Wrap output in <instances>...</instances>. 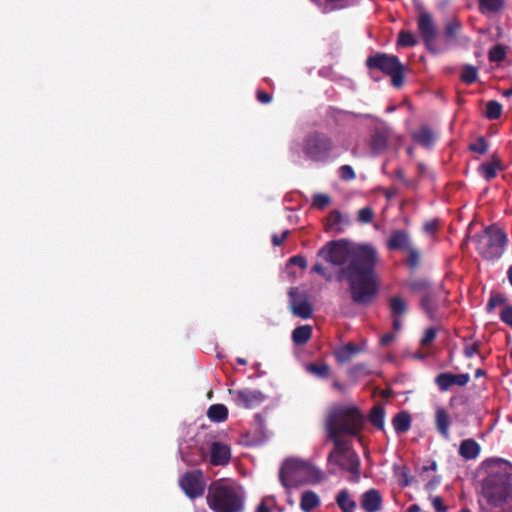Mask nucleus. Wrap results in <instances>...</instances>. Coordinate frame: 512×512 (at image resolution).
Wrapping results in <instances>:
<instances>
[{
    "mask_svg": "<svg viewBox=\"0 0 512 512\" xmlns=\"http://www.w3.org/2000/svg\"><path fill=\"white\" fill-rule=\"evenodd\" d=\"M317 257L340 268L335 278L338 282L348 283V291L355 304L367 306L378 295V254L372 245L350 247L345 239L333 240L318 250Z\"/></svg>",
    "mask_w": 512,
    "mask_h": 512,
    "instance_id": "f257e3e1",
    "label": "nucleus"
},
{
    "mask_svg": "<svg viewBox=\"0 0 512 512\" xmlns=\"http://www.w3.org/2000/svg\"><path fill=\"white\" fill-rule=\"evenodd\" d=\"M485 503L482 512H512V464L503 459L494 460L482 485Z\"/></svg>",
    "mask_w": 512,
    "mask_h": 512,
    "instance_id": "f03ea898",
    "label": "nucleus"
},
{
    "mask_svg": "<svg viewBox=\"0 0 512 512\" xmlns=\"http://www.w3.org/2000/svg\"><path fill=\"white\" fill-rule=\"evenodd\" d=\"M206 501L213 512H242L244 510L242 488L225 478L210 483Z\"/></svg>",
    "mask_w": 512,
    "mask_h": 512,
    "instance_id": "7ed1b4c3",
    "label": "nucleus"
},
{
    "mask_svg": "<svg viewBox=\"0 0 512 512\" xmlns=\"http://www.w3.org/2000/svg\"><path fill=\"white\" fill-rule=\"evenodd\" d=\"M364 427V416L356 407L340 408L327 417L325 428L330 441H349L342 436H357Z\"/></svg>",
    "mask_w": 512,
    "mask_h": 512,
    "instance_id": "20e7f679",
    "label": "nucleus"
},
{
    "mask_svg": "<svg viewBox=\"0 0 512 512\" xmlns=\"http://www.w3.org/2000/svg\"><path fill=\"white\" fill-rule=\"evenodd\" d=\"M323 478V472L318 467L297 458L285 460L279 471V480L286 489L304 483L318 484Z\"/></svg>",
    "mask_w": 512,
    "mask_h": 512,
    "instance_id": "39448f33",
    "label": "nucleus"
},
{
    "mask_svg": "<svg viewBox=\"0 0 512 512\" xmlns=\"http://www.w3.org/2000/svg\"><path fill=\"white\" fill-rule=\"evenodd\" d=\"M477 253L483 260L496 261L502 257L508 245V236L495 224L489 225L483 231L474 234L472 238Z\"/></svg>",
    "mask_w": 512,
    "mask_h": 512,
    "instance_id": "423d86ee",
    "label": "nucleus"
},
{
    "mask_svg": "<svg viewBox=\"0 0 512 512\" xmlns=\"http://www.w3.org/2000/svg\"><path fill=\"white\" fill-rule=\"evenodd\" d=\"M334 448L328 454V465H335L341 470L347 471L358 481L361 473V461L358 454L352 448V441H332Z\"/></svg>",
    "mask_w": 512,
    "mask_h": 512,
    "instance_id": "0eeeda50",
    "label": "nucleus"
},
{
    "mask_svg": "<svg viewBox=\"0 0 512 512\" xmlns=\"http://www.w3.org/2000/svg\"><path fill=\"white\" fill-rule=\"evenodd\" d=\"M334 148L335 143L332 138L323 132L314 131L308 133L303 139V154L308 160L313 162H327Z\"/></svg>",
    "mask_w": 512,
    "mask_h": 512,
    "instance_id": "6e6552de",
    "label": "nucleus"
},
{
    "mask_svg": "<svg viewBox=\"0 0 512 512\" xmlns=\"http://www.w3.org/2000/svg\"><path fill=\"white\" fill-rule=\"evenodd\" d=\"M366 66L370 70H379L390 76L391 83L395 88L403 86L405 66L397 56L376 52L366 59Z\"/></svg>",
    "mask_w": 512,
    "mask_h": 512,
    "instance_id": "1a4fd4ad",
    "label": "nucleus"
},
{
    "mask_svg": "<svg viewBox=\"0 0 512 512\" xmlns=\"http://www.w3.org/2000/svg\"><path fill=\"white\" fill-rule=\"evenodd\" d=\"M417 30L423 41L425 48L431 54H438L440 49L436 46L435 41L438 36L437 26L433 16L424 10L417 15Z\"/></svg>",
    "mask_w": 512,
    "mask_h": 512,
    "instance_id": "9d476101",
    "label": "nucleus"
},
{
    "mask_svg": "<svg viewBox=\"0 0 512 512\" xmlns=\"http://www.w3.org/2000/svg\"><path fill=\"white\" fill-rule=\"evenodd\" d=\"M179 486L191 500L202 497L206 489V480L202 470L195 469L185 472L179 479Z\"/></svg>",
    "mask_w": 512,
    "mask_h": 512,
    "instance_id": "9b49d317",
    "label": "nucleus"
},
{
    "mask_svg": "<svg viewBox=\"0 0 512 512\" xmlns=\"http://www.w3.org/2000/svg\"><path fill=\"white\" fill-rule=\"evenodd\" d=\"M234 403L241 408L253 409L259 406L265 399L259 390L244 389L231 392Z\"/></svg>",
    "mask_w": 512,
    "mask_h": 512,
    "instance_id": "f8f14e48",
    "label": "nucleus"
},
{
    "mask_svg": "<svg viewBox=\"0 0 512 512\" xmlns=\"http://www.w3.org/2000/svg\"><path fill=\"white\" fill-rule=\"evenodd\" d=\"M469 381L470 375L468 373L453 374L444 372L438 374L435 378V383L441 392L448 391L453 385L464 387Z\"/></svg>",
    "mask_w": 512,
    "mask_h": 512,
    "instance_id": "ddd939ff",
    "label": "nucleus"
},
{
    "mask_svg": "<svg viewBox=\"0 0 512 512\" xmlns=\"http://www.w3.org/2000/svg\"><path fill=\"white\" fill-rule=\"evenodd\" d=\"M231 449L228 445L214 441L210 445L209 462L213 466H225L230 462Z\"/></svg>",
    "mask_w": 512,
    "mask_h": 512,
    "instance_id": "4468645a",
    "label": "nucleus"
},
{
    "mask_svg": "<svg viewBox=\"0 0 512 512\" xmlns=\"http://www.w3.org/2000/svg\"><path fill=\"white\" fill-rule=\"evenodd\" d=\"M383 498L379 490L370 488L360 497V506L365 512H378L381 510Z\"/></svg>",
    "mask_w": 512,
    "mask_h": 512,
    "instance_id": "2eb2a0df",
    "label": "nucleus"
},
{
    "mask_svg": "<svg viewBox=\"0 0 512 512\" xmlns=\"http://www.w3.org/2000/svg\"><path fill=\"white\" fill-rule=\"evenodd\" d=\"M462 24L456 18L446 21L443 30V38L448 47L458 45L461 39Z\"/></svg>",
    "mask_w": 512,
    "mask_h": 512,
    "instance_id": "dca6fc26",
    "label": "nucleus"
},
{
    "mask_svg": "<svg viewBox=\"0 0 512 512\" xmlns=\"http://www.w3.org/2000/svg\"><path fill=\"white\" fill-rule=\"evenodd\" d=\"M297 293H298L297 288H291L289 291V296L291 298L290 309L294 315H296L302 319H308L312 316L313 307L307 300L297 301L296 300Z\"/></svg>",
    "mask_w": 512,
    "mask_h": 512,
    "instance_id": "f3484780",
    "label": "nucleus"
},
{
    "mask_svg": "<svg viewBox=\"0 0 512 512\" xmlns=\"http://www.w3.org/2000/svg\"><path fill=\"white\" fill-rule=\"evenodd\" d=\"M420 307L430 320H437L439 311V299L437 293L432 289L422 295Z\"/></svg>",
    "mask_w": 512,
    "mask_h": 512,
    "instance_id": "a211bd4d",
    "label": "nucleus"
},
{
    "mask_svg": "<svg viewBox=\"0 0 512 512\" xmlns=\"http://www.w3.org/2000/svg\"><path fill=\"white\" fill-rule=\"evenodd\" d=\"M410 247L411 240L406 230H394L387 240V248L390 250H407Z\"/></svg>",
    "mask_w": 512,
    "mask_h": 512,
    "instance_id": "6ab92c4d",
    "label": "nucleus"
},
{
    "mask_svg": "<svg viewBox=\"0 0 512 512\" xmlns=\"http://www.w3.org/2000/svg\"><path fill=\"white\" fill-rule=\"evenodd\" d=\"M503 170L501 159L494 155L491 161L483 162L478 167V172L486 181H491L497 176V172Z\"/></svg>",
    "mask_w": 512,
    "mask_h": 512,
    "instance_id": "aec40b11",
    "label": "nucleus"
},
{
    "mask_svg": "<svg viewBox=\"0 0 512 512\" xmlns=\"http://www.w3.org/2000/svg\"><path fill=\"white\" fill-rule=\"evenodd\" d=\"M389 132L385 128H377L371 137V150L375 154H380L387 149Z\"/></svg>",
    "mask_w": 512,
    "mask_h": 512,
    "instance_id": "412c9836",
    "label": "nucleus"
},
{
    "mask_svg": "<svg viewBox=\"0 0 512 512\" xmlns=\"http://www.w3.org/2000/svg\"><path fill=\"white\" fill-rule=\"evenodd\" d=\"M481 447L477 441L472 438L465 439L460 443L459 455L465 460H473L480 454Z\"/></svg>",
    "mask_w": 512,
    "mask_h": 512,
    "instance_id": "4be33fe9",
    "label": "nucleus"
},
{
    "mask_svg": "<svg viewBox=\"0 0 512 512\" xmlns=\"http://www.w3.org/2000/svg\"><path fill=\"white\" fill-rule=\"evenodd\" d=\"M360 351L361 348L358 345L354 344L353 342H349L335 349L333 354L337 362L346 363L358 353H360Z\"/></svg>",
    "mask_w": 512,
    "mask_h": 512,
    "instance_id": "5701e85b",
    "label": "nucleus"
},
{
    "mask_svg": "<svg viewBox=\"0 0 512 512\" xmlns=\"http://www.w3.org/2000/svg\"><path fill=\"white\" fill-rule=\"evenodd\" d=\"M435 422H436V428L439 434L444 437L445 439L450 438V432L449 428L451 425V420L448 412L440 407L436 410L435 413Z\"/></svg>",
    "mask_w": 512,
    "mask_h": 512,
    "instance_id": "b1692460",
    "label": "nucleus"
},
{
    "mask_svg": "<svg viewBox=\"0 0 512 512\" xmlns=\"http://www.w3.org/2000/svg\"><path fill=\"white\" fill-rule=\"evenodd\" d=\"M412 138L425 148L431 147L436 139L435 134L427 126H421L417 131L413 132Z\"/></svg>",
    "mask_w": 512,
    "mask_h": 512,
    "instance_id": "393cba45",
    "label": "nucleus"
},
{
    "mask_svg": "<svg viewBox=\"0 0 512 512\" xmlns=\"http://www.w3.org/2000/svg\"><path fill=\"white\" fill-rule=\"evenodd\" d=\"M349 223V219L347 216L342 215V213L338 210H333L327 216V229L335 230L337 232H342L343 225H347Z\"/></svg>",
    "mask_w": 512,
    "mask_h": 512,
    "instance_id": "a878e982",
    "label": "nucleus"
},
{
    "mask_svg": "<svg viewBox=\"0 0 512 512\" xmlns=\"http://www.w3.org/2000/svg\"><path fill=\"white\" fill-rule=\"evenodd\" d=\"M336 504L342 512H355L356 501L352 500L347 489H342L336 495Z\"/></svg>",
    "mask_w": 512,
    "mask_h": 512,
    "instance_id": "bb28decb",
    "label": "nucleus"
},
{
    "mask_svg": "<svg viewBox=\"0 0 512 512\" xmlns=\"http://www.w3.org/2000/svg\"><path fill=\"white\" fill-rule=\"evenodd\" d=\"M320 505L319 496L311 490L304 491L300 499V508L305 512H310Z\"/></svg>",
    "mask_w": 512,
    "mask_h": 512,
    "instance_id": "cd10ccee",
    "label": "nucleus"
},
{
    "mask_svg": "<svg viewBox=\"0 0 512 512\" xmlns=\"http://www.w3.org/2000/svg\"><path fill=\"white\" fill-rule=\"evenodd\" d=\"M206 454L201 448L190 449L189 451L182 453V460L188 466H197L204 462Z\"/></svg>",
    "mask_w": 512,
    "mask_h": 512,
    "instance_id": "c85d7f7f",
    "label": "nucleus"
},
{
    "mask_svg": "<svg viewBox=\"0 0 512 512\" xmlns=\"http://www.w3.org/2000/svg\"><path fill=\"white\" fill-rule=\"evenodd\" d=\"M393 427L398 434L407 432L411 427V416L406 411L398 412L392 420Z\"/></svg>",
    "mask_w": 512,
    "mask_h": 512,
    "instance_id": "c756f323",
    "label": "nucleus"
},
{
    "mask_svg": "<svg viewBox=\"0 0 512 512\" xmlns=\"http://www.w3.org/2000/svg\"><path fill=\"white\" fill-rule=\"evenodd\" d=\"M312 337V327L310 325H301L292 332V340L296 345L306 344Z\"/></svg>",
    "mask_w": 512,
    "mask_h": 512,
    "instance_id": "7c9ffc66",
    "label": "nucleus"
},
{
    "mask_svg": "<svg viewBox=\"0 0 512 512\" xmlns=\"http://www.w3.org/2000/svg\"><path fill=\"white\" fill-rule=\"evenodd\" d=\"M306 371L321 379H327L331 374L330 366L324 362H311L307 364Z\"/></svg>",
    "mask_w": 512,
    "mask_h": 512,
    "instance_id": "2f4dec72",
    "label": "nucleus"
},
{
    "mask_svg": "<svg viewBox=\"0 0 512 512\" xmlns=\"http://www.w3.org/2000/svg\"><path fill=\"white\" fill-rule=\"evenodd\" d=\"M207 416L211 421L223 422L228 417V409L223 404H213L208 408Z\"/></svg>",
    "mask_w": 512,
    "mask_h": 512,
    "instance_id": "473e14b6",
    "label": "nucleus"
},
{
    "mask_svg": "<svg viewBox=\"0 0 512 512\" xmlns=\"http://www.w3.org/2000/svg\"><path fill=\"white\" fill-rule=\"evenodd\" d=\"M460 79L467 85L475 83L478 79V68L471 64L463 65L461 68Z\"/></svg>",
    "mask_w": 512,
    "mask_h": 512,
    "instance_id": "72a5a7b5",
    "label": "nucleus"
},
{
    "mask_svg": "<svg viewBox=\"0 0 512 512\" xmlns=\"http://www.w3.org/2000/svg\"><path fill=\"white\" fill-rule=\"evenodd\" d=\"M503 107L497 100H490L486 103L485 117L488 120H497L501 117Z\"/></svg>",
    "mask_w": 512,
    "mask_h": 512,
    "instance_id": "f704fd0d",
    "label": "nucleus"
},
{
    "mask_svg": "<svg viewBox=\"0 0 512 512\" xmlns=\"http://www.w3.org/2000/svg\"><path fill=\"white\" fill-rule=\"evenodd\" d=\"M408 288L412 293H422V295L432 290L430 283L424 278H416L409 281Z\"/></svg>",
    "mask_w": 512,
    "mask_h": 512,
    "instance_id": "c9c22d12",
    "label": "nucleus"
},
{
    "mask_svg": "<svg viewBox=\"0 0 512 512\" xmlns=\"http://www.w3.org/2000/svg\"><path fill=\"white\" fill-rule=\"evenodd\" d=\"M389 308L392 315L401 316L407 311V304L400 296H393L389 299Z\"/></svg>",
    "mask_w": 512,
    "mask_h": 512,
    "instance_id": "e433bc0d",
    "label": "nucleus"
},
{
    "mask_svg": "<svg viewBox=\"0 0 512 512\" xmlns=\"http://www.w3.org/2000/svg\"><path fill=\"white\" fill-rule=\"evenodd\" d=\"M385 410L381 406H374L369 414L371 424L379 429L384 427Z\"/></svg>",
    "mask_w": 512,
    "mask_h": 512,
    "instance_id": "4c0bfd02",
    "label": "nucleus"
},
{
    "mask_svg": "<svg viewBox=\"0 0 512 512\" xmlns=\"http://www.w3.org/2000/svg\"><path fill=\"white\" fill-rule=\"evenodd\" d=\"M506 302L507 297L503 293L491 291L489 300L486 304V311L491 313L497 306L505 305Z\"/></svg>",
    "mask_w": 512,
    "mask_h": 512,
    "instance_id": "58836bf2",
    "label": "nucleus"
},
{
    "mask_svg": "<svg viewBox=\"0 0 512 512\" xmlns=\"http://www.w3.org/2000/svg\"><path fill=\"white\" fill-rule=\"evenodd\" d=\"M418 39L411 31L401 30L398 34L397 45L401 47H414Z\"/></svg>",
    "mask_w": 512,
    "mask_h": 512,
    "instance_id": "ea45409f",
    "label": "nucleus"
},
{
    "mask_svg": "<svg viewBox=\"0 0 512 512\" xmlns=\"http://www.w3.org/2000/svg\"><path fill=\"white\" fill-rule=\"evenodd\" d=\"M406 265L412 271H414L420 264L421 254L418 249L411 246L407 250Z\"/></svg>",
    "mask_w": 512,
    "mask_h": 512,
    "instance_id": "a19ab883",
    "label": "nucleus"
},
{
    "mask_svg": "<svg viewBox=\"0 0 512 512\" xmlns=\"http://www.w3.org/2000/svg\"><path fill=\"white\" fill-rule=\"evenodd\" d=\"M506 57V50L502 44L494 45L488 54L489 61L502 62Z\"/></svg>",
    "mask_w": 512,
    "mask_h": 512,
    "instance_id": "79ce46f5",
    "label": "nucleus"
},
{
    "mask_svg": "<svg viewBox=\"0 0 512 512\" xmlns=\"http://www.w3.org/2000/svg\"><path fill=\"white\" fill-rule=\"evenodd\" d=\"M489 148V143L484 136H479L475 142L469 145V150L480 155L486 154Z\"/></svg>",
    "mask_w": 512,
    "mask_h": 512,
    "instance_id": "37998d69",
    "label": "nucleus"
},
{
    "mask_svg": "<svg viewBox=\"0 0 512 512\" xmlns=\"http://www.w3.org/2000/svg\"><path fill=\"white\" fill-rule=\"evenodd\" d=\"M331 203V198L327 194L317 193L313 196L312 205L317 209H324Z\"/></svg>",
    "mask_w": 512,
    "mask_h": 512,
    "instance_id": "c03bdc74",
    "label": "nucleus"
},
{
    "mask_svg": "<svg viewBox=\"0 0 512 512\" xmlns=\"http://www.w3.org/2000/svg\"><path fill=\"white\" fill-rule=\"evenodd\" d=\"M480 7L490 12H497L503 6L502 0H480Z\"/></svg>",
    "mask_w": 512,
    "mask_h": 512,
    "instance_id": "a18cd8bd",
    "label": "nucleus"
},
{
    "mask_svg": "<svg viewBox=\"0 0 512 512\" xmlns=\"http://www.w3.org/2000/svg\"><path fill=\"white\" fill-rule=\"evenodd\" d=\"M339 177L344 181H351L356 178L354 169L350 165H342L339 168Z\"/></svg>",
    "mask_w": 512,
    "mask_h": 512,
    "instance_id": "49530a36",
    "label": "nucleus"
},
{
    "mask_svg": "<svg viewBox=\"0 0 512 512\" xmlns=\"http://www.w3.org/2000/svg\"><path fill=\"white\" fill-rule=\"evenodd\" d=\"M374 217V212L370 207H363L358 211V220L361 223H371Z\"/></svg>",
    "mask_w": 512,
    "mask_h": 512,
    "instance_id": "de8ad7c7",
    "label": "nucleus"
},
{
    "mask_svg": "<svg viewBox=\"0 0 512 512\" xmlns=\"http://www.w3.org/2000/svg\"><path fill=\"white\" fill-rule=\"evenodd\" d=\"M275 504L273 496L264 497L256 508V512H271V506Z\"/></svg>",
    "mask_w": 512,
    "mask_h": 512,
    "instance_id": "09e8293b",
    "label": "nucleus"
},
{
    "mask_svg": "<svg viewBox=\"0 0 512 512\" xmlns=\"http://www.w3.org/2000/svg\"><path fill=\"white\" fill-rule=\"evenodd\" d=\"M437 331L435 328L430 327L425 330L424 336L421 339L422 346H428L436 338Z\"/></svg>",
    "mask_w": 512,
    "mask_h": 512,
    "instance_id": "8fccbe9b",
    "label": "nucleus"
},
{
    "mask_svg": "<svg viewBox=\"0 0 512 512\" xmlns=\"http://www.w3.org/2000/svg\"><path fill=\"white\" fill-rule=\"evenodd\" d=\"M312 273H317L321 275L326 281L332 280V275L327 271V269L319 262H317L312 268Z\"/></svg>",
    "mask_w": 512,
    "mask_h": 512,
    "instance_id": "3c124183",
    "label": "nucleus"
},
{
    "mask_svg": "<svg viewBox=\"0 0 512 512\" xmlns=\"http://www.w3.org/2000/svg\"><path fill=\"white\" fill-rule=\"evenodd\" d=\"M502 322L512 328V306L508 305L503 308L500 314Z\"/></svg>",
    "mask_w": 512,
    "mask_h": 512,
    "instance_id": "603ef678",
    "label": "nucleus"
},
{
    "mask_svg": "<svg viewBox=\"0 0 512 512\" xmlns=\"http://www.w3.org/2000/svg\"><path fill=\"white\" fill-rule=\"evenodd\" d=\"M431 501L435 512H447L448 507L444 504L442 497L434 496L431 498Z\"/></svg>",
    "mask_w": 512,
    "mask_h": 512,
    "instance_id": "864d4df0",
    "label": "nucleus"
},
{
    "mask_svg": "<svg viewBox=\"0 0 512 512\" xmlns=\"http://www.w3.org/2000/svg\"><path fill=\"white\" fill-rule=\"evenodd\" d=\"M480 344L479 342H474L471 345H466L463 350V354L466 358H472L475 354L479 353Z\"/></svg>",
    "mask_w": 512,
    "mask_h": 512,
    "instance_id": "5fc2aeb1",
    "label": "nucleus"
},
{
    "mask_svg": "<svg viewBox=\"0 0 512 512\" xmlns=\"http://www.w3.org/2000/svg\"><path fill=\"white\" fill-rule=\"evenodd\" d=\"M288 262L289 264L296 265L301 269H306L308 265L306 258L303 257L302 255H294L289 259Z\"/></svg>",
    "mask_w": 512,
    "mask_h": 512,
    "instance_id": "6e6d98bb",
    "label": "nucleus"
},
{
    "mask_svg": "<svg viewBox=\"0 0 512 512\" xmlns=\"http://www.w3.org/2000/svg\"><path fill=\"white\" fill-rule=\"evenodd\" d=\"M412 481H413V477H411L409 474H408V471L406 468H404L400 474V478H399V484L400 486L402 487H407V486H410L412 484Z\"/></svg>",
    "mask_w": 512,
    "mask_h": 512,
    "instance_id": "4d7b16f0",
    "label": "nucleus"
},
{
    "mask_svg": "<svg viewBox=\"0 0 512 512\" xmlns=\"http://www.w3.org/2000/svg\"><path fill=\"white\" fill-rule=\"evenodd\" d=\"M290 231L285 230L281 235L273 234L272 235V244L274 246H281L286 238L289 236Z\"/></svg>",
    "mask_w": 512,
    "mask_h": 512,
    "instance_id": "13d9d810",
    "label": "nucleus"
},
{
    "mask_svg": "<svg viewBox=\"0 0 512 512\" xmlns=\"http://www.w3.org/2000/svg\"><path fill=\"white\" fill-rule=\"evenodd\" d=\"M440 482H441V477L440 476H434L432 479H430L426 483V485H425L426 491L431 492V491L435 490L439 486Z\"/></svg>",
    "mask_w": 512,
    "mask_h": 512,
    "instance_id": "bf43d9fd",
    "label": "nucleus"
},
{
    "mask_svg": "<svg viewBox=\"0 0 512 512\" xmlns=\"http://www.w3.org/2000/svg\"><path fill=\"white\" fill-rule=\"evenodd\" d=\"M257 100L263 104H268L272 101V96L264 91L257 92Z\"/></svg>",
    "mask_w": 512,
    "mask_h": 512,
    "instance_id": "052dcab7",
    "label": "nucleus"
},
{
    "mask_svg": "<svg viewBox=\"0 0 512 512\" xmlns=\"http://www.w3.org/2000/svg\"><path fill=\"white\" fill-rule=\"evenodd\" d=\"M395 340V335L393 333H387L385 335H383L381 338H380V344L382 346H388L389 344H391L393 341Z\"/></svg>",
    "mask_w": 512,
    "mask_h": 512,
    "instance_id": "680f3d73",
    "label": "nucleus"
},
{
    "mask_svg": "<svg viewBox=\"0 0 512 512\" xmlns=\"http://www.w3.org/2000/svg\"><path fill=\"white\" fill-rule=\"evenodd\" d=\"M438 228L436 221H429L424 224V230L428 233H434Z\"/></svg>",
    "mask_w": 512,
    "mask_h": 512,
    "instance_id": "e2e57ef3",
    "label": "nucleus"
},
{
    "mask_svg": "<svg viewBox=\"0 0 512 512\" xmlns=\"http://www.w3.org/2000/svg\"><path fill=\"white\" fill-rule=\"evenodd\" d=\"M328 3H333L336 8H343L346 6L347 0H326Z\"/></svg>",
    "mask_w": 512,
    "mask_h": 512,
    "instance_id": "0e129e2a",
    "label": "nucleus"
},
{
    "mask_svg": "<svg viewBox=\"0 0 512 512\" xmlns=\"http://www.w3.org/2000/svg\"><path fill=\"white\" fill-rule=\"evenodd\" d=\"M353 369L356 373H362L366 370V366H365V364H357L354 366Z\"/></svg>",
    "mask_w": 512,
    "mask_h": 512,
    "instance_id": "69168bd1",
    "label": "nucleus"
},
{
    "mask_svg": "<svg viewBox=\"0 0 512 512\" xmlns=\"http://www.w3.org/2000/svg\"><path fill=\"white\" fill-rule=\"evenodd\" d=\"M392 325H393V328H394L395 330H400V329L402 328V322H401V320H400V319H398V318H396V319H394V320H393Z\"/></svg>",
    "mask_w": 512,
    "mask_h": 512,
    "instance_id": "338daca9",
    "label": "nucleus"
},
{
    "mask_svg": "<svg viewBox=\"0 0 512 512\" xmlns=\"http://www.w3.org/2000/svg\"><path fill=\"white\" fill-rule=\"evenodd\" d=\"M407 512H421V507L418 504H412L408 509Z\"/></svg>",
    "mask_w": 512,
    "mask_h": 512,
    "instance_id": "774afa93",
    "label": "nucleus"
}]
</instances>
